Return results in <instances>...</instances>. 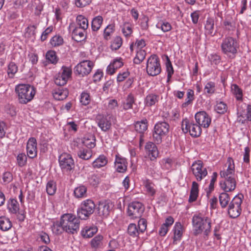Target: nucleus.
<instances>
[{"label":"nucleus","instance_id":"51","mask_svg":"<svg viewBox=\"0 0 251 251\" xmlns=\"http://www.w3.org/2000/svg\"><path fill=\"white\" fill-rule=\"evenodd\" d=\"M63 42V38L60 35H56L51 38L50 43L52 47H56L62 45Z\"/></svg>","mask_w":251,"mask_h":251},{"label":"nucleus","instance_id":"20","mask_svg":"<svg viewBox=\"0 0 251 251\" xmlns=\"http://www.w3.org/2000/svg\"><path fill=\"white\" fill-rule=\"evenodd\" d=\"M114 163L115 169L118 172L124 173L127 170L128 163L126 159L118 153L116 155Z\"/></svg>","mask_w":251,"mask_h":251},{"label":"nucleus","instance_id":"33","mask_svg":"<svg viewBox=\"0 0 251 251\" xmlns=\"http://www.w3.org/2000/svg\"><path fill=\"white\" fill-rule=\"evenodd\" d=\"M12 226V222L8 217H0V229L1 230L7 231L11 228Z\"/></svg>","mask_w":251,"mask_h":251},{"label":"nucleus","instance_id":"60","mask_svg":"<svg viewBox=\"0 0 251 251\" xmlns=\"http://www.w3.org/2000/svg\"><path fill=\"white\" fill-rule=\"evenodd\" d=\"M130 73L128 71L120 72L117 76V81L118 82H121L124 81L129 76Z\"/></svg>","mask_w":251,"mask_h":251},{"label":"nucleus","instance_id":"53","mask_svg":"<svg viewBox=\"0 0 251 251\" xmlns=\"http://www.w3.org/2000/svg\"><path fill=\"white\" fill-rule=\"evenodd\" d=\"M37 25H30L26 28V32L25 33V37L27 38H32L34 40L35 38L36 29Z\"/></svg>","mask_w":251,"mask_h":251},{"label":"nucleus","instance_id":"5","mask_svg":"<svg viewBox=\"0 0 251 251\" xmlns=\"http://www.w3.org/2000/svg\"><path fill=\"white\" fill-rule=\"evenodd\" d=\"M238 44L236 39L227 36L224 38L221 44L222 52L230 57H234L237 53Z\"/></svg>","mask_w":251,"mask_h":251},{"label":"nucleus","instance_id":"64","mask_svg":"<svg viewBox=\"0 0 251 251\" xmlns=\"http://www.w3.org/2000/svg\"><path fill=\"white\" fill-rule=\"evenodd\" d=\"M116 70L121 68L123 65V60L121 58H116L111 62Z\"/></svg>","mask_w":251,"mask_h":251},{"label":"nucleus","instance_id":"35","mask_svg":"<svg viewBox=\"0 0 251 251\" xmlns=\"http://www.w3.org/2000/svg\"><path fill=\"white\" fill-rule=\"evenodd\" d=\"M231 91L237 100H243V90L237 84H233L231 85Z\"/></svg>","mask_w":251,"mask_h":251},{"label":"nucleus","instance_id":"31","mask_svg":"<svg viewBox=\"0 0 251 251\" xmlns=\"http://www.w3.org/2000/svg\"><path fill=\"white\" fill-rule=\"evenodd\" d=\"M110 207L109 203L106 201H100L98 207V214L100 216L106 217L109 214Z\"/></svg>","mask_w":251,"mask_h":251},{"label":"nucleus","instance_id":"15","mask_svg":"<svg viewBox=\"0 0 251 251\" xmlns=\"http://www.w3.org/2000/svg\"><path fill=\"white\" fill-rule=\"evenodd\" d=\"M72 38L76 42H80L86 38V30L76 27L75 23H71L68 27Z\"/></svg>","mask_w":251,"mask_h":251},{"label":"nucleus","instance_id":"61","mask_svg":"<svg viewBox=\"0 0 251 251\" xmlns=\"http://www.w3.org/2000/svg\"><path fill=\"white\" fill-rule=\"evenodd\" d=\"M166 70L167 73V81H169L174 73L173 66L169 59L166 63Z\"/></svg>","mask_w":251,"mask_h":251},{"label":"nucleus","instance_id":"50","mask_svg":"<svg viewBox=\"0 0 251 251\" xmlns=\"http://www.w3.org/2000/svg\"><path fill=\"white\" fill-rule=\"evenodd\" d=\"M18 67L14 62H11L8 66L7 71V76L9 78H14L15 74L18 72Z\"/></svg>","mask_w":251,"mask_h":251},{"label":"nucleus","instance_id":"52","mask_svg":"<svg viewBox=\"0 0 251 251\" xmlns=\"http://www.w3.org/2000/svg\"><path fill=\"white\" fill-rule=\"evenodd\" d=\"M127 233L130 236L136 237L141 232L139 231L138 228L135 224H130L128 226Z\"/></svg>","mask_w":251,"mask_h":251},{"label":"nucleus","instance_id":"11","mask_svg":"<svg viewBox=\"0 0 251 251\" xmlns=\"http://www.w3.org/2000/svg\"><path fill=\"white\" fill-rule=\"evenodd\" d=\"M191 171L197 181H201L208 174L203 162L200 160L195 161L192 163Z\"/></svg>","mask_w":251,"mask_h":251},{"label":"nucleus","instance_id":"39","mask_svg":"<svg viewBox=\"0 0 251 251\" xmlns=\"http://www.w3.org/2000/svg\"><path fill=\"white\" fill-rule=\"evenodd\" d=\"M216 91L215 83L212 81L207 82L204 86L203 92L207 96H211L215 93Z\"/></svg>","mask_w":251,"mask_h":251},{"label":"nucleus","instance_id":"19","mask_svg":"<svg viewBox=\"0 0 251 251\" xmlns=\"http://www.w3.org/2000/svg\"><path fill=\"white\" fill-rule=\"evenodd\" d=\"M90 245L93 251L102 249L105 246L103 236L100 234L96 235L91 240Z\"/></svg>","mask_w":251,"mask_h":251},{"label":"nucleus","instance_id":"18","mask_svg":"<svg viewBox=\"0 0 251 251\" xmlns=\"http://www.w3.org/2000/svg\"><path fill=\"white\" fill-rule=\"evenodd\" d=\"M37 141L34 137L28 139L26 143V152L27 156L30 158H34L37 155Z\"/></svg>","mask_w":251,"mask_h":251},{"label":"nucleus","instance_id":"23","mask_svg":"<svg viewBox=\"0 0 251 251\" xmlns=\"http://www.w3.org/2000/svg\"><path fill=\"white\" fill-rule=\"evenodd\" d=\"M173 230L174 232L173 243L174 244H177L181 240L183 234V228L181 223L176 222Z\"/></svg>","mask_w":251,"mask_h":251},{"label":"nucleus","instance_id":"43","mask_svg":"<svg viewBox=\"0 0 251 251\" xmlns=\"http://www.w3.org/2000/svg\"><path fill=\"white\" fill-rule=\"evenodd\" d=\"M75 196L77 198H83L87 196V188L80 185L75 188L74 191Z\"/></svg>","mask_w":251,"mask_h":251},{"label":"nucleus","instance_id":"56","mask_svg":"<svg viewBox=\"0 0 251 251\" xmlns=\"http://www.w3.org/2000/svg\"><path fill=\"white\" fill-rule=\"evenodd\" d=\"M80 102L82 105H87L91 102V98L89 93L83 92L80 95Z\"/></svg>","mask_w":251,"mask_h":251},{"label":"nucleus","instance_id":"47","mask_svg":"<svg viewBox=\"0 0 251 251\" xmlns=\"http://www.w3.org/2000/svg\"><path fill=\"white\" fill-rule=\"evenodd\" d=\"M186 96L185 102L182 104L183 108H185L192 104L195 99L194 91L192 89H189L187 92Z\"/></svg>","mask_w":251,"mask_h":251},{"label":"nucleus","instance_id":"2","mask_svg":"<svg viewBox=\"0 0 251 251\" xmlns=\"http://www.w3.org/2000/svg\"><path fill=\"white\" fill-rule=\"evenodd\" d=\"M192 225L195 235L203 233L204 235L208 236L211 232V220L202 213L194 214L192 218Z\"/></svg>","mask_w":251,"mask_h":251},{"label":"nucleus","instance_id":"1","mask_svg":"<svg viewBox=\"0 0 251 251\" xmlns=\"http://www.w3.org/2000/svg\"><path fill=\"white\" fill-rule=\"evenodd\" d=\"M227 163L228 164L227 168L220 173L221 177L224 178V180L220 181V186L225 192H228L235 190L237 181L233 159L231 157H228Z\"/></svg>","mask_w":251,"mask_h":251},{"label":"nucleus","instance_id":"21","mask_svg":"<svg viewBox=\"0 0 251 251\" xmlns=\"http://www.w3.org/2000/svg\"><path fill=\"white\" fill-rule=\"evenodd\" d=\"M112 119L111 116H103L98 119V126L102 131L106 132L111 128Z\"/></svg>","mask_w":251,"mask_h":251},{"label":"nucleus","instance_id":"36","mask_svg":"<svg viewBox=\"0 0 251 251\" xmlns=\"http://www.w3.org/2000/svg\"><path fill=\"white\" fill-rule=\"evenodd\" d=\"M97 231L98 229L96 227L86 226L82 229L81 234L83 237L87 238L93 237Z\"/></svg>","mask_w":251,"mask_h":251},{"label":"nucleus","instance_id":"28","mask_svg":"<svg viewBox=\"0 0 251 251\" xmlns=\"http://www.w3.org/2000/svg\"><path fill=\"white\" fill-rule=\"evenodd\" d=\"M148 121L146 118H143L140 121L135 122L134 127L135 130L141 134H143L148 129Z\"/></svg>","mask_w":251,"mask_h":251},{"label":"nucleus","instance_id":"34","mask_svg":"<svg viewBox=\"0 0 251 251\" xmlns=\"http://www.w3.org/2000/svg\"><path fill=\"white\" fill-rule=\"evenodd\" d=\"M51 230L53 233L56 235L61 234L64 231L65 228L63 226L61 218L60 221H56L53 222L52 226H51Z\"/></svg>","mask_w":251,"mask_h":251},{"label":"nucleus","instance_id":"37","mask_svg":"<svg viewBox=\"0 0 251 251\" xmlns=\"http://www.w3.org/2000/svg\"><path fill=\"white\" fill-rule=\"evenodd\" d=\"M107 159L104 155H100L93 162L92 166L95 168H100L105 166L107 163Z\"/></svg>","mask_w":251,"mask_h":251},{"label":"nucleus","instance_id":"62","mask_svg":"<svg viewBox=\"0 0 251 251\" xmlns=\"http://www.w3.org/2000/svg\"><path fill=\"white\" fill-rule=\"evenodd\" d=\"M147 170V172L152 177H155L159 176V174L156 172V167L155 166L153 163L151 164L150 167L148 166Z\"/></svg>","mask_w":251,"mask_h":251},{"label":"nucleus","instance_id":"25","mask_svg":"<svg viewBox=\"0 0 251 251\" xmlns=\"http://www.w3.org/2000/svg\"><path fill=\"white\" fill-rule=\"evenodd\" d=\"M215 21L213 17H208L204 22V29L206 34L214 36Z\"/></svg>","mask_w":251,"mask_h":251},{"label":"nucleus","instance_id":"59","mask_svg":"<svg viewBox=\"0 0 251 251\" xmlns=\"http://www.w3.org/2000/svg\"><path fill=\"white\" fill-rule=\"evenodd\" d=\"M17 160L18 165L20 167H23L26 164L27 157L25 153H21L18 155Z\"/></svg>","mask_w":251,"mask_h":251},{"label":"nucleus","instance_id":"10","mask_svg":"<svg viewBox=\"0 0 251 251\" xmlns=\"http://www.w3.org/2000/svg\"><path fill=\"white\" fill-rule=\"evenodd\" d=\"M181 128L184 133H189L193 137H198L201 134V127L200 126L187 119L182 121Z\"/></svg>","mask_w":251,"mask_h":251},{"label":"nucleus","instance_id":"14","mask_svg":"<svg viewBox=\"0 0 251 251\" xmlns=\"http://www.w3.org/2000/svg\"><path fill=\"white\" fill-rule=\"evenodd\" d=\"M145 210L143 204L139 201H133L128 206L127 214L131 219L140 218Z\"/></svg>","mask_w":251,"mask_h":251},{"label":"nucleus","instance_id":"16","mask_svg":"<svg viewBox=\"0 0 251 251\" xmlns=\"http://www.w3.org/2000/svg\"><path fill=\"white\" fill-rule=\"evenodd\" d=\"M72 74V71L70 67L63 66L60 72L59 73L54 79L55 83L58 86L64 85L71 77Z\"/></svg>","mask_w":251,"mask_h":251},{"label":"nucleus","instance_id":"6","mask_svg":"<svg viewBox=\"0 0 251 251\" xmlns=\"http://www.w3.org/2000/svg\"><path fill=\"white\" fill-rule=\"evenodd\" d=\"M243 198L244 196L239 194L235 196L230 201L227 208L228 214L230 218L235 219L240 215Z\"/></svg>","mask_w":251,"mask_h":251},{"label":"nucleus","instance_id":"13","mask_svg":"<svg viewBox=\"0 0 251 251\" xmlns=\"http://www.w3.org/2000/svg\"><path fill=\"white\" fill-rule=\"evenodd\" d=\"M93 66V62L90 60H83L75 66L74 73L76 75L82 77L89 74Z\"/></svg>","mask_w":251,"mask_h":251},{"label":"nucleus","instance_id":"55","mask_svg":"<svg viewBox=\"0 0 251 251\" xmlns=\"http://www.w3.org/2000/svg\"><path fill=\"white\" fill-rule=\"evenodd\" d=\"M115 30V26L113 25H108L104 29L103 31V38L108 40L110 38L112 34Z\"/></svg>","mask_w":251,"mask_h":251},{"label":"nucleus","instance_id":"32","mask_svg":"<svg viewBox=\"0 0 251 251\" xmlns=\"http://www.w3.org/2000/svg\"><path fill=\"white\" fill-rule=\"evenodd\" d=\"M7 208L11 214H16L19 210V204L16 199H10L7 201Z\"/></svg>","mask_w":251,"mask_h":251},{"label":"nucleus","instance_id":"29","mask_svg":"<svg viewBox=\"0 0 251 251\" xmlns=\"http://www.w3.org/2000/svg\"><path fill=\"white\" fill-rule=\"evenodd\" d=\"M159 99L158 95L153 93L149 94L144 100V104L147 107H151L158 102Z\"/></svg>","mask_w":251,"mask_h":251},{"label":"nucleus","instance_id":"22","mask_svg":"<svg viewBox=\"0 0 251 251\" xmlns=\"http://www.w3.org/2000/svg\"><path fill=\"white\" fill-rule=\"evenodd\" d=\"M145 151L151 161L156 159L158 156V151L155 145L151 142H148L145 146Z\"/></svg>","mask_w":251,"mask_h":251},{"label":"nucleus","instance_id":"7","mask_svg":"<svg viewBox=\"0 0 251 251\" xmlns=\"http://www.w3.org/2000/svg\"><path fill=\"white\" fill-rule=\"evenodd\" d=\"M170 125L165 122H158L154 126L152 136L156 144H160L162 139L169 133Z\"/></svg>","mask_w":251,"mask_h":251},{"label":"nucleus","instance_id":"12","mask_svg":"<svg viewBox=\"0 0 251 251\" xmlns=\"http://www.w3.org/2000/svg\"><path fill=\"white\" fill-rule=\"evenodd\" d=\"M59 166L64 172L70 173L75 167V162L71 154L63 152L60 154L58 159Z\"/></svg>","mask_w":251,"mask_h":251},{"label":"nucleus","instance_id":"41","mask_svg":"<svg viewBox=\"0 0 251 251\" xmlns=\"http://www.w3.org/2000/svg\"><path fill=\"white\" fill-rule=\"evenodd\" d=\"M143 184L146 188L148 194L151 197L154 196L156 193L154 184L149 179L145 180Z\"/></svg>","mask_w":251,"mask_h":251},{"label":"nucleus","instance_id":"40","mask_svg":"<svg viewBox=\"0 0 251 251\" xmlns=\"http://www.w3.org/2000/svg\"><path fill=\"white\" fill-rule=\"evenodd\" d=\"M220 204L222 208H225L229 204L230 198L226 192L222 193L219 197Z\"/></svg>","mask_w":251,"mask_h":251},{"label":"nucleus","instance_id":"46","mask_svg":"<svg viewBox=\"0 0 251 251\" xmlns=\"http://www.w3.org/2000/svg\"><path fill=\"white\" fill-rule=\"evenodd\" d=\"M156 27L164 32L170 31L172 28L171 24L165 20L159 21L156 25Z\"/></svg>","mask_w":251,"mask_h":251},{"label":"nucleus","instance_id":"49","mask_svg":"<svg viewBox=\"0 0 251 251\" xmlns=\"http://www.w3.org/2000/svg\"><path fill=\"white\" fill-rule=\"evenodd\" d=\"M46 59L49 63L53 64H56L58 60L56 52L52 50H49L47 52Z\"/></svg>","mask_w":251,"mask_h":251},{"label":"nucleus","instance_id":"8","mask_svg":"<svg viewBox=\"0 0 251 251\" xmlns=\"http://www.w3.org/2000/svg\"><path fill=\"white\" fill-rule=\"evenodd\" d=\"M95 207L96 205L92 200L83 201L77 210L78 217L81 220L87 219L93 213Z\"/></svg>","mask_w":251,"mask_h":251},{"label":"nucleus","instance_id":"38","mask_svg":"<svg viewBox=\"0 0 251 251\" xmlns=\"http://www.w3.org/2000/svg\"><path fill=\"white\" fill-rule=\"evenodd\" d=\"M76 27L87 29L88 27L87 19L82 15H79L76 18Z\"/></svg>","mask_w":251,"mask_h":251},{"label":"nucleus","instance_id":"17","mask_svg":"<svg viewBox=\"0 0 251 251\" xmlns=\"http://www.w3.org/2000/svg\"><path fill=\"white\" fill-rule=\"evenodd\" d=\"M195 118L196 123L201 127L205 128L208 127L211 122V117L204 111L197 112L195 115Z\"/></svg>","mask_w":251,"mask_h":251},{"label":"nucleus","instance_id":"26","mask_svg":"<svg viewBox=\"0 0 251 251\" xmlns=\"http://www.w3.org/2000/svg\"><path fill=\"white\" fill-rule=\"evenodd\" d=\"M69 92L67 89L58 88L55 89L52 92V95L55 100H62L65 99L68 96Z\"/></svg>","mask_w":251,"mask_h":251},{"label":"nucleus","instance_id":"24","mask_svg":"<svg viewBox=\"0 0 251 251\" xmlns=\"http://www.w3.org/2000/svg\"><path fill=\"white\" fill-rule=\"evenodd\" d=\"M245 107L246 106V110L241 111L240 109H238V117L242 118L240 119V121H241L242 124H244L246 121H251V105L248 104L246 105V104H244Z\"/></svg>","mask_w":251,"mask_h":251},{"label":"nucleus","instance_id":"63","mask_svg":"<svg viewBox=\"0 0 251 251\" xmlns=\"http://www.w3.org/2000/svg\"><path fill=\"white\" fill-rule=\"evenodd\" d=\"M138 228L141 233L145 231L147 228V221L145 219H140L138 221Z\"/></svg>","mask_w":251,"mask_h":251},{"label":"nucleus","instance_id":"58","mask_svg":"<svg viewBox=\"0 0 251 251\" xmlns=\"http://www.w3.org/2000/svg\"><path fill=\"white\" fill-rule=\"evenodd\" d=\"M123 43L122 39L120 36L116 37L112 41L111 48L112 50H117L122 46Z\"/></svg>","mask_w":251,"mask_h":251},{"label":"nucleus","instance_id":"9","mask_svg":"<svg viewBox=\"0 0 251 251\" xmlns=\"http://www.w3.org/2000/svg\"><path fill=\"white\" fill-rule=\"evenodd\" d=\"M146 71L148 75L151 76H155L160 74L161 67L160 59L156 55L152 54L148 58Z\"/></svg>","mask_w":251,"mask_h":251},{"label":"nucleus","instance_id":"4","mask_svg":"<svg viewBox=\"0 0 251 251\" xmlns=\"http://www.w3.org/2000/svg\"><path fill=\"white\" fill-rule=\"evenodd\" d=\"M63 226L65 231L68 233H76L79 227V218L72 214H65L61 216Z\"/></svg>","mask_w":251,"mask_h":251},{"label":"nucleus","instance_id":"45","mask_svg":"<svg viewBox=\"0 0 251 251\" xmlns=\"http://www.w3.org/2000/svg\"><path fill=\"white\" fill-rule=\"evenodd\" d=\"M83 144L87 148L91 150L95 147V138L93 135H89L88 137H85L83 140Z\"/></svg>","mask_w":251,"mask_h":251},{"label":"nucleus","instance_id":"42","mask_svg":"<svg viewBox=\"0 0 251 251\" xmlns=\"http://www.w3.org/2000/svg\"><path fill=\"white\" fill-rule=\"evenodd\" d=\"M78 156L84 160H88L92 156L91 150L88 148H80L77 152Z\"/></svg>","mask_w":251,"mask_h":251},{"label":"nucleus","instance_id":"48","mask_svg":"<svg viewBox=\"0 0 251 251\" xmlns=\"http://www.w3.org/2000/svg\"><path fill=\"white\" fill-rule=\"evenodd\" d=\"M146 51L144 50H137L136 54L133 59L134 63L140 64L145 58Z\"/></svg>","mask_w":251,"mask_h":251},{"label":"nucleus","instance_id":"54","mask_svg":"<svg viewBox=\"0 0 251 251\" xmlns=\"http://www.w3.org/2000/svg\"><path fill=\"white\" fill-rule=\"evenodd\" d=\"M56 191V185L53 180H50L46 185V191L48 195H53Z\"/></svg>","mask_w":251,"mask_h":251},{"label":"nucleus","instance_id":"27","mask_svg":"<svg viewBox=\"0 0 251 251\" xmlns=\"http://www.w3.org/2000/svg\"><path fill=\"white\" fill-rule=\"evenodd\" d=\"M135 102V98L133 94H129L125 100L122 102L121 106L124 110H127L133 108V105Z\"/></svg>","mask_w":251,"mask_h":251},{"label":"nucleus","instance_id":"57","mask_svg":"<svg viewBox=\"0 0 251 251\" xmlns=\"http://www.w3.org/2000/svg\"><path fill=\"white\" fill-rule=\"evenodd\" d=\"M227 109V106L226 104L223 101L217 102L215 108V110L219 114H224L226 112Z\"/></svg>","mask_w":251,"mask_h":251},{"label":"nucleus","instance_id":"3","mask_svg":"<svg viewBox=\"0 0 251 251\" xmlns=\"http://www.w3.org/2000/svg\"><path fill=\"white\" fill-rule=\"evenodd\" d=\"M15 92L19 102L22 104H26L31 101L35 94L34 88L29 84H20L17 85Z\"/></svg>","mask_w":251,"mask_h":251},{"label":"nucleus","instance_id":"30","mask_svg":"<svg viewBox=\"0 0 251 251\" xmlns=\"http://www.w3.org/2000/svg\"><path fill=\"white\" fill-rule=\"evenodd\" d=\"M199 184L195 181L192 182L189 198V202H192L196 201L199 195Z\"/></svg>","mask_w":251,"mask_h":251},{"label":"nucleus","instance_id":"44","mask_svg":"<svg viewBox=\"0 0 251 251\" xmlns=\"http://www.w3.org/2000/svg\"><path fill=\"white\" fill-rule=\"evenodd\" d=\"M103 22V18L100 16L94 18L91 22V28L93 31H98L100 27Z\"/></svg>","mask_w":251,"mask_h":251}]
</instances>
